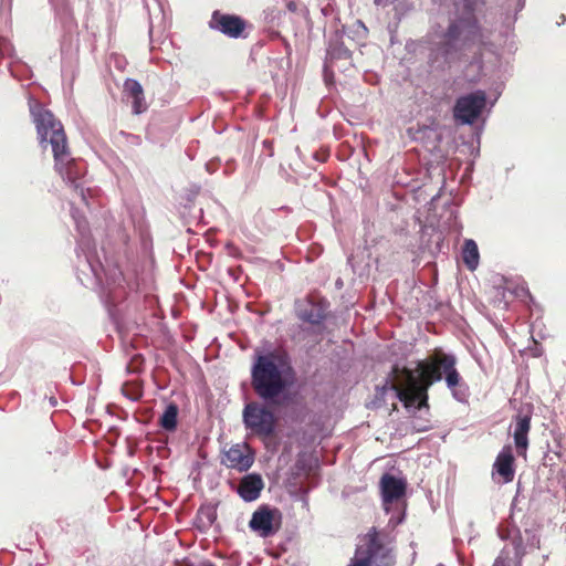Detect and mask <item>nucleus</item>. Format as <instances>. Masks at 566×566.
Here are the masks:
<instances>
[{
	"label": "nucleus",
	"mask_w": 566,
	"mask_h": 566,
	"mask_svg": "<svg viewBox=\"0 0 566 566\" xmlns=\"http://www.w3.org/2000/svg\"><path fill=\"white\" fill-rule=\"evenodd\" d=\"M418 376L413 369L394 365L391 375L394 380L390 388L405 407H429V389L436 381L444 378L447 386L457 396L455 389L462 378L457 369V358L453 354L437 349L426 358L417 363Z\"/></svg>",
	"instance_id": "nucleus-1"
},
{
	"label": "nucleus",
	"mask_w": 566,
	"mask_h": 566,
	"mask_svg": "<svg viewBox=\"0 0 566 566\" xmlns=\"http://www.w3.org/2000/svg\"><path fill=\"white\" fill-rule=\"evenodd\" d=\"M30 112L40 145H50L52 148L55 171L70 182L76 193L81 196L82 201L87 205L85 190L78 182L83 176V170L78 160L72 155L67 134L62 122L55 117L52 111L41 106V104H34Z\"/></svg>",
	"instance_id": "nucleus-2"
},
{
	"label": "nucleus",
	"mask_w": 566,
	"mask_h": 566,
	"mask_svg": "<svg viewBox=\"0 0 566 566\" xmlns=\"http://www.w3.org/2000/svg\"><path fill=\"white\" fill-rule=\"evenodd\" d=\"M252 386L263 399H273L284 391L286 381L272 354L256 358L252 368Z\"/></svg>",
	"instance_id": "nucleus-3"
},
{
	"label": "nucleus",
	"mask_w": 566,
	"mask_h": 566,
	"mask_svg": "<svg viewBox=\"0 0 566 566\" xmlns=\"http://www.w3.org/2000/svg\"><path fill=\"white\" fill-rule=\"evenodd\" d=\"M454 6L458 17L444 32L446 40L454 42L461 39L463 44L482 41V29L474 13L473 0H454Z\"/></svg>",
	"instance_id": "nucleus-4"
},
{
	"label": "nucleus",
	"mask_w": 566,
	"mask_h": 566,
	"mask_svg": "<svg viewBox=\"0 0 566 566\" xmlns=\"http://www.w3.org/2000/svg\"><path fill=\"white\" fill-rule=\"evenodd\" d=\"M395 556L392 548L384 544L380 533L370 528L363 538V544L357 547L355 557L347 566H392Z\"/></svg>",
	"instance_id": "nucleus-5"
},
{
	"label": "nucleus",
	"mask_w": 566,
	"mask_h": 566,
	"mask_svg": "<svg viewBox=\"0 0 566 566\" xmlns=\"http://www.w3.org/2000/svg\"><path fill=\"white\" fill-rule=\"evenodd\" d=\"M243 421L247 429L262 439L273 436L277 422L272 410L259 402H248L244 406Z\"/></svg>",
	"instance_id": "nucleus-6"
},
{
	"label": "nucleus",
	"mask_w": 566,
	"mask_h": 566,
	"mask_svg": "<svg viewBox=\"0 0 566 566\" xmlns=\"http://www.w3.org/2000/svg\"><path fill=\"white\" fill-rule=\"evenodd\" d=\"M208 25L228 38H245L247 30L251 27L250 22L239 14L224 13L221 10L212 11Z\"/></svg>",
	"instance_id": "nucleus-7"
},
{
	"label": "nucleus",
	"mask_w": 566,
	"mask_h": 566,
	"mask_svg": "<svg viewBox=\"0 0 566 566\" xmlns=\"http://www.w3.org/2000/svg\"><path fill=\"white\" fill-rule=\"evenodd\" d=\"M282 525V513L277 507L259 506L249 521V527L261 537L273 536Z\"/></svg>",
	"instance_id": "nucleus-8"
},
{
	"label": "nucleus",
	"mask_w": 566,
	"mask_h": 566,
	"mask_svg": "<svg viewBox=\"0 0 566 566\" xmlns=\"http://www.w3.org/2000/svg\"><path fill=\"white\" fill-rule=\"evenodd\" d=\"M486 104V95L482 90L460 96L453 108V116L462 123L472 124L481 115Z\"/></svg>",
	"instance_id": "nucleus-9"
},
{
	"label": "nucleus",
	"mask_w": 566,
	"mask_h": 566,
	"mask_svg": "<svg viewBox=\"0 0 566 566\" xmlns=\"http://www.w3.org/2000/svg\"><path fill=\"white\" fill-rule=\"evenodd\" d=\"M329 302L327 298L310 294L303 301L296 304V315L298 319L307 322L312 325H319L325 321Z\"/></svg>",
	"instance_id": "nucleus-10"
},
{
	"label": "nucleus",
	"mask_w": 566,
	"mask_h": 566,
	"mask_svg": "<svg viewBox=\"0 0 566 566\" xmlns=\"http://www.w3.org/2000/svg\"><path fill=\"white\" fill-rule=\"evenodd\" d=\"M254 462V452L249 443H234L221 455L223 465L238 471H248Z\"/></svg>",
	"instance_id": "nucleus-11"
},
{
	"label": "nucleus",
	"mask_w": 566,
	"mask_h": 566,
	"mask_svg": "<svg viewBox=\"0 0 566 566\" xmlns=\"http://www.w3.org/2000/svg\"><path fill=\"white\" fill-rule=\"evenodd\" d=\"M516 473L514 451L511 446H505L497 454L492 470V476L497 484H509L514 481Z\"/></svg>",
	"instance_id": "nucleus-12"
},
{
	"label": "nucleus",
	"mask_w": 566,
	"mask_h": 566,
	"mask_svg": "<svg viewBox=\"0 0 566 566\" xmlns=\"http://www.w3.org/2000/svg\"><path fill=\"white\" fill-rule=\"evenodd\" d=\"M532 429V412L531 410H518L515 416V426L513 438L515 448L518 455H527V448L530 447L528 433Z\"/></svg>",
	"instance_id": "nucleus-13"
},
{
	"label": "nucleus",
	"mask_w": 566,
	"mask_h": 566,
	"mask_svg": "<svg viewBox=\"0 0 566 566\" xmlns=\"http://www.w3.org/2000/svg\"><path fill=\"white\" fill-rule=\"evenodd\" d=\"M381 497L386 511H390V504L406 495V483L400 478L385 473L380 481Z\"/></svg>",
	"instance_id": "nucleus-14"
},
{
	"label": "nucleus",
	"mask_w": 566,
	"mask_h": 566,
	"mask_svg": "<svg viewBox=\"0 0 566 566\" xmlns=\"http://www.w3.org/2000/svg\"><path fill=\"white\" fill-rule=\"evenodd\" d=\"M124 96L132 103V112L135 115L146 112L148 105L140 82L136 80H126L123 88Z\"/></svg>",
	"instance_id": "nucleus-15"
},
{
	"label": "nucleus",
	"mask_w": 566,
	"mask_h": 566,
	"mask_svg": "<svg viewBox=\"0 0 566 566\" xmlns=\"http://www.w3.org/2000/svg\"><path fill=\"white\" fill-rule=\"evenodd\" d=\"M263 488L264 482L259 473H248L241 479L237 492L244 501H254L260 497Z\"/></svg>",
	"instance_id": "nucleus-16"
},
{
	"label": "nucleus",
	"mask_w": 566,
	"mask_h": 566,
	"mask_svg": "<svg viewBox=\"0 0 566 566\" xmlns=\"http://www.w3.org/2000/svg\"><path fill=\"white\" fill-rule=\"evenodd\" d=\"M479 248L474 239H465L462 247V261L469 270H475L479 264Z\"/></svg>",
	"instance_id": "nucleus-17"
},
{
	"label": "nucleus",
	"mask_w": 566,
	"mask_h": 566,
	"mask_svg": "<svg viewBox=\"0 0 566 566\" xmlns=\"http://www.w3.org/2000/svg\"><path fill=\"white\" fill-rule=\"evenodd\" d=\"M178 415L179 409L175 402H170L164 410L163 415L159 417V426L171 432L178 428Z\"/></svg>",
	"instance_id": "nucleus-18"
},
{
	"label": "nucleus",
	"mask_w": 566,
	"mask_h": 566,
	"mask_svg": "<svg viewBox=\"0 0 566 566\" xmlns=\"http://www.w3.org/2000/svg\"><path fill=\"white\" fill-rule=\"evenodd\" d=\"M122 391L129 399L137 400L143 395V390L138 384H124Z\"/></svg>",
	"instance_id": "nucleus-19"
},
{
	"label": "nucleus",
	"mask_w": 566,
	"mask_h": 566,
	"mask_svg": "<svg viewBox=\"0 0 566 566\" xmlns=\"http://www.w3.org/2000/svg\"><path fill=\"white\" fill-rule=\"evenodd\" d=\"M144 366V357L142 354H135L126 365L128 373H140Z\"/></svg>",
	"instance_id": "nucleus-20"
},
{
	"label": "nucleus",
	"mask_w": 566,
	"mask_h": 566,
	"mask_svg": "<svg viewBox=\"0 0 566 566\" xmlns=\"http://www.w3.org/2000/svg\"><path fill=\"white\" fill-rule=\"evenodd\" d=\"M206 566H214V565H212V563H208V565H206Z\"/></svg>",
	"instance_id": "nucleus-21"
}]
</instances>
